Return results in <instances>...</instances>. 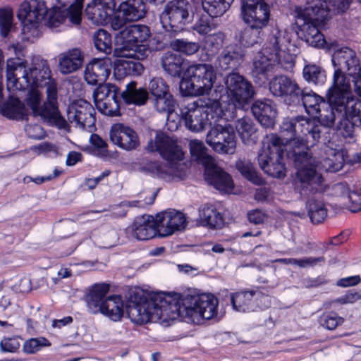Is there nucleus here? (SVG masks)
I'll return each mask as SVG.
<instances>
[{
	"label": "nucleus",
	"instance_id": "1",
	"mask_svg": "<svg viewBox=\"0 0 361 361\" xmlns=\"http://www.w3.org/2000/svg\"><path fill=\"white\" fill-rule=\"evenodd\" d=\"M218 300L212 294L190 295L157 293L147 299L144 295L131 297L127 314L132 322L143 324L150 321L164 326L179 318L194 324L210 319L217 314Z\"/></svg>",
	"mask_w": 361,
	"mask_h": 361
},
{
	"label": "nucleus",
	"instance_id": "2",
	"mask_svg": "<svg viewBox=\"0 0 361 361\" xmlns=\"http://www.w3.org/2000/svg\"><path fill=\"white\" fill-rule=\"evenodd\" d=\"M6 85L9 92L30 89L26 101L34 116H40L44 122L60 129H66L68 122L61 115L57 106V87L51 78L47 61L41 66L27 68V62L20 58L6 61Z\"/></svg>",
	"mask_w": 361,
	"mask_h": 361
},
{
	"label": "nucleus",
	"instance_id": "3",
	"mask_svg": "<svg viewBox=\"0 0 361 361\" xmlns=\"http://www.w3.org/2000/svg\"><path fill=\"white\" fill-rule=\"evenodd\" d=\"M148 152H158L166 161L164 164L157 161H142L140 164V171L166 182L179 181L186 177V165L181 162L184 153L176 142L163 133H157L154 140H151L146 147Z\"/></svg>",
	"mask_w": 361,
	"mask_h": 361
},
{
	"label": "nucleus",
	"instance_id": "4",
	"mask_svg": "<svg viewBox=\"0 0 361 361\" xmlns=\"http://www.w3.org/2000/svg\"><path fill=\"white\" fill-rule=\"evenodd\" d=\"M149 28L145 25L133 24L126 26L120 31L118 36L121 40L120 47L116 49L121 59L115 62L114 75L122 78L126 75H140L143 66L138 61L132 59L140 43L148 39Z\"/></svg>",
	"mask_w": 361,
	"mask_h": 361
},
{
	"label": "nucleus",
	"instance_id": "5",
	"mask_svg": "<svg viewBox=\"0 0 361 361\" xmlns=\"http://www.w3.org/2000/svg\"><path fill=\"white\" fill-rule=\"evenodd\" d=\"M280 133L283 136L291 154L293 152H300V149H307L319 142L321 137L322 126L315 120L307 118L303 116L285 118L280 127Z\"/></svg>",
	"mask_w": 361,
	"mask_h": 361
},
{
	"label": "nucleus",
	"instance_id": "6",
	"mask_svg": "<svg viewBox=\"0 0 361 361\" xmlns=\"http://www.w3.org/2000/svg\"><path fill=\"white\" fill-rule=\"evenodd\" d=\"M290 154L288 152V157L293 159L297 169L293 182L295 191L304 197L324 192V179L317 171L315 159L307 152H293Z\"/></svg>",
	"mask_w": 361,
	"mask_h": 361
},
{
	"label": "nucleus",
	"instance_id": "7",
	"mask_svg": "<svg viewBox=\"0 0 361 361\" xmlns=\"http://www.w3.org/2000/svg\"><path fill=\"white\" fill-rule=\"evenodd\" d=\"M224 85H216L212 96L214 100L233 105V109H242L249 104L255 94L252 83L238 73H230L224 78Z\"/></svg>",
	"mask_w": 361,
	"mask_h": 361
},
{
	"label": "nucleus",
	"instance_id": "8",
	"mask_svg": "<svg viewBox=\"0 0 361 361\" xmlns=\"http://www.w3.org/2000/svg\"><path fill=\"white\" fill-rule=\"evenodd\" d=\"M287 143L283 136L271 133L266 135L262 142V147L258 152L257 161L261 169L267 175L281 178L286 176L283 157L285 151L288 152Z\"/></svg>",
	"mask_w": 361,
	"mask_h": 361
},
{
	"label": "nucleus",
	"instance_id": "9",
	"mask_svg": "<svg viewBox=\"0 0 361 361\" xmlns=\"http://www.w3.org/2000/svg\"><path fill=\"white\" fill-rule=\"evenodd\" d=\"M180 114L186 128L195 133L220 121L225 115L219 102L209 100L204 103L200 99L181 109Z\"/></svg>",
	"mask_w": 361,
	"mask_h": 361
},
{
	"label": "nucleus",
	"instance_id": "10",
	"mask_svg": "<svg viewBox=\"0 0 361 361\" xmlns=\"http://www.w3.org/2000/svg\"><path fill=\"white\" fill-rule=\"evenodd\" d=\"M330 87L326 92V100L336 112L361 126V100L351 92V84H341Z\"/></svg>",
	"mask_w": 361,
	"mask_h": 361
},
{
	"label": "nucleus",
	"instance_id": "11",
	"mask_svg": "<svg viewBox=\"0 0 361 361\" xmlns=\"http://www.w3.org/2000/svg\"><path fill=\"white\" fill-rule=\"evenodd\" d=\"M326 20H314L306 13V7L303 12L298 14L296 24L299 27L300 37L309 45L317 47L325 48L328 50L338 47L336 41L328 42L320 29L325 27Z\"/></svg>",
	"mask_w": 361,
	"mask_h": 361
},
{
	"label": "nucleus",
	"instance_id": "12",
	"mask_svg": "<svg viewBox=\"0 0 361 361\" xmlns=\"http://www.w3.org/2000/svg\"><path fill=\"white\" fill-rule=\"evenodd\" d=\"M338 47L331 49L334 51L332 55V63L336 68L331 87H338L339 82L344 85L350 84V79L345 75L344 72H347L348 75L352 77L361 70L359 60L353 49L348 47L336 49Z\"/></svg>",
	"mask_w": 361,
	"mask_h": 361
},
{
	"label": "nucleus",
	"instance_id": "13",
	"mask_svg": "<svg viewBox=\"0 0 361 361\" xmlns=\"http://www.w3.org/2000/svg\"><path fill=\"white\" fill-rule=\"evenodd\" d=\"M190 4L186 0H171L166 3L160 15L163 27L169 32L183 30L189 17Z\"/></svg>",
	"mask_w": 361,
	"mask_h": 361
},
{
	"label": "nucleus",
	"instance_id": "14",
	"mask_svg": "<svg viewBox=\"0 0 361 361\" xmlns=\"http://www.w3.org/2000/svg\"><path fill=\"white\" fill-rule=\"evenodd\" d=\"M207 135V143L219 154H233L236 149L233 128L229 124L213 123Z\"/></svg>",
	"mask_w": 361,
	"mask_h": 361
},
{
	"label": "nucleus",
	"instance_id": "15",
	"mask_svg": "<svg viewBox=\"0 0 361 361\" xmlns=\"http://www.w3.org/2000/svg\"><path fill=\"white\" fill-rule=\"evenodd\" d=\"M95 110L83 99L73 101L67 109V118L75 127L92 132L95 126Z\"/></svg>",
	"mask_w": 361,
	"mask_h": 361
},
{
	"label": "nucleus",
	"instance_id": "16",
	"mask_svg": "<svg viewBox=\"0 0 361 361\" xmlns=\"http://www.w3.org/2000/svg\"><path fill=\"white\" fill-rule=\"evenodd\" d=\"M119 89L111 83H102L93 92L96 107L102 114L109 116L120 115V106L117 95Z\"/></svg>",
	"mask_w": 361,
	"mask_h": 361
},
{
	"label": "nucleus",
	"instance_id": "17",
	"mask_svg": "<svg viewBox=\"0 0 361 361\" xmlns=\"http://www.w3.org/2000/svg\"><path fill=\"white\" fill-rule=\"evenodd\" d=\"M241 13L245 24L257 29L267 27L270 19V6L263 0H243Z\"/></svg>",
	"mask_w": 361,
	"mask_h": 361
},
{
	"label": "nucleus",
	"instance_id": "18",
	"mask_svg": "<svg viewBox=\"0 0 361 361\" xmlns=\"http://www.w3.org/2000/svg\"><path fill=\"white\" fill-rule=\"evenodd\" d=\"M48 8L43 0H30L20 4L18 17L23 25V32H28L32 28L38 27L45 19Z\"/></svg>",
	"mask_w": 361,
	"mask_h": 361
},
{
	"label": "nucleus",
	"instance_id": "19",
	"mask_svg": "<svg viewBox=\"0 0 361 361\" xmlns=\"http://www.w3.org/2000/svg\"><path fill=\"white\" fill-rule=\"evenodd\" d=\"M351 0H310L306 6V13L314 20H328L330 13L345 11Z\"/></svg>",
	"mask_w": 361,
	"mask_h": 361
},
{
	"label": "nucleus",
	"instance_id": "20",
	"mask_svg": "<svg viewBox=\"0 0 361 361\" xmlns=\"http://www.w3.org/2000/svg\"><path fill=\"white\" fill-rule=\"evenodd\" d=\"M158 224V235L166 237L176 231L185 229L187 221L185 214L175 209H169L156 215Z\"/></svg>",
	"mask_w": 361,
	"mask_h": 361
},
{
	"label": "nucleus",
	"instance_id": "21",
	"mask_svg": "<svg viewBox=\"0 0 361 361\" xmlns=\"http://www.w3.org/2000/svg\"><path fill=\"white\" fill-rule=\"evenodd\" d=\"M116 0H92L86 6L85 13L94 25H106L114 14Z\"/></svg>",
	"mask_w": 361,
	"mask_h": 361
},
{
	"label": "nucleus",
	"instance_id": "22",
	"mask_svg": "<svg viewBox=\"0 0 361 361\" xmlns=\"http://www.w3.org/2000/svg\"><path fill=\"white\" fill-rule=\"evenodd\" d=\"M245 53L241 46L233 44L225 47L215 61L216 69L221 71H235L244 61Z\"/></svg>",
	"mask_w": 361,
	"mask_h": 361
},
{
	"label": "nucleus",
	"instance_id": "23",
	"mask_svg": "<svg viewBox=\"0 0 361 361\" xmlns=\"http://www.w3.org/2000/svg\"><path fill=\"white\" fill-rule=\"evenodd\" d=\"M109 136L114 145L126 151L135 149L140 145L136 132L123 123L114 124L111 127Z\"/></svg>",
	"mask_w": 361,
	"mask_h": 361
},
{
	"label": "nucleus",
	"instance_id": "24",
	"mask_svg": "<svg viewBox=\"0 0 361 361\" xmlns=\"http://www.w3.org/2000/svg\"><path fill=\"white\" fill-rule=\"evenodd\" d=\"M253 298L264 300V303L261 305V308H267L271 305V298L268 295H264L258 288L231 294V302L233 308L238 312H245L253 310Z\"/></svg>",
	"mask_w": 361,
	"mask_h": 361
},
{
	"label": "nucleus",
	"instance_id": "25",
	"mask_svg": "<svg viewBox=\"0 0 361 361\" xmlns=\"http://www.w3.org/2000/svg\"><path fill=\"white\" fill-rule=\"evenodd\" d=\"M276 71L273 58L264 50L258 52L253 59L252 68V75L255 82L259 85L266 84L270 76Z\"/></svg>",
	"mask_w": 361,
	"mask_h": 361
},
{
	"label": "nucleus",
	"instance_id": "26",
	"mask_svg": "<svg viewBox=\"0 0 361 361\" xmlns=\"http://www.w3.org/2000/svg\"><path fill=\"white\" fill-rule=\"evenodd\" d=\"M269 90L276 97H289L293 102H300L302 89L297 82L286 75L275 76L269 82Z\"/></svg>",
	"mask_w": 361,
	"mask_h": 361
},
{
	"label": "nucleus",
	"instance_id": "27",
	"mask_svg": "<svg viewBox=\"0 0 361 361\" xmlns=\"http://www.w3.org/2000/svg\"><path fill=\"white\" fill-rule=\"evenodd\" d=\"M185 75L195 78V82L199 84L204 92L207 94L212 90L216 78V72L210 64L199 63L188 67Z\"/></svg>",
	"mask_w": 361,
	"mask_h": 361
},
{
	"label": "nucleus",
	"instance_id": "28",
	"mask_svg": "<svg viewBox=\"0 0 361 361\" xmlns=\"http://www.w3.org/2000/svg\"><path fill=\"white\" fill-rule=\"evenodd\" d=\"M111 73L109 59H94L85 67L84 79L87 84L97 85L104 83Z\"/></svg>",
	"mask_w": 361,
	"mask_h": 361
},
{
	"label": "nucleus",
	"instance_id": "29",
	"mask_svg": "<svg viewBox=\"0 0 361 361\" xmlns=\"http://www.w3.org/2000/svg\"><path fill=\"white\" fill-rule=\"evenodd\" d=\"M131 235L139 240H147L158 234L156 216L143 215L137 217L131 227Z\"/></svg>",
	"mask_w": 361,
	"mask_h": 361
},
{
	"label": "nucleus",
	"instance_id": "30",
	"mask_svg": "<svg viewBox=\"0 0 361 361\" xmlns=\"http://www.w3.org/2000/svg\"><path fill=\"white\" fill-rule=\"evenodd\" d=\"M205 180L216 189L228 192L233 188V182L231 176L220 167L216 166L214 161L205 167Z\"/></svg>",
	"mask_w": 361,
	"mask_h": 361
},
{
	"label": "nucleus",
	"instance_id": "31",
	"mask_svg": "<svg viewBox=\"0 0 361 361\" xmlns=\"http://www.w3.org/2000/svg\"><path fill=\"white\" fill-rule=\"evenodd\" d=\"M252 112L259 123L265 128H273L276 117V109L271 101L257 100L252 106Z\"/></svg>",
	"mask_w": 361,
	"mask_h": 361
},
{
	"label": "nucleus",
	"instance_id": "32",
	"mask_svg": "<svg viewBox=\"0 0 361 361\" xmlns=\"http://www.w3.org/2000/svg\"><path fill=\"white\" fill-rule=\"evenodd\" d=\"M83 56L78 48H73L59 55V68L61 73L69 74L78 70L82 64Z\"/></svg>",
	"mask_w": 361,
	"mask_h": 361
},
{
	"label": "nucleus",
	"instance_id": "33",
	"mask_svg": "<svg viewBox=\"0 0 361 361\" xmlns=\"http://www.w3.org/2000/svg\"><path fill=\"white\" fill-rule=\"evenodd\" d=\"M119 13L129 21H137L142 19L147 13L144 0H126L118 6Z\"/></svg>",
	"mask_w": 361,
	"mask_h": 361
},
{
	"label": "nucleus",
	"instance_id": "34",
	"mask_svg": "<svg viewBox=\"0 0 361 361\" xmlns=\"http://www.w3.org/2000/svg\"><path fill=\"white\" fill-rule=\"evenodd\" d=\"M185 58L180 54L166 51L161 58V65L164 71L172 77H180L183 71Z\"/></svg>",
	"mask_w": 361,
	"mask_h": 361
},
{
	"label": "nucleus",
	"instance_id": "35",
	"mask_svg": "<svg viewBox=\"0 0 361 361\" xmlns=\"http://www.w3.org/2000/svg\"><path fill=\"white\" fill-rule=\"evenodd\" d=\"M124 303L121 295H111L103 301L99 312L114 322L121 320L124 313Z\"/></svg>",
	"mask_w": 361,
	"mask_h": 361
},
{
	"label": "nucleus",
	"instance_id": "36",
	"mask_svg": "<svg viewBox=\"0 0 361 361\" xmlns=\"http://www.w3.org/2000/svg\"><path fill=\"white\" fill-rule=\"evenodd\" d=\"M121 98L126 104L136 106L144 105L149 98L148 92L144 87H137L135 81H131L126 85V90L122 92Z\"/></svg>",
	"mask_w": 361,
	"mask_h": 361
},
{
	"label": "nucleus",
	"instance_id": "37",
	"mask_svg": "<svg viewBox=\"0 0 361 361\" xmlns=\"http://www.w3.org/2000/svg\"><path fill=\"white\" fill-rule=\"evenodd\" d=\"M109 290V285L106 283L95 284L91 288L86 297L87 307L91 312H99Z\"/></svg>",
	"mask_w": 361,
	"mask_h": 361
},
{
	"label": "nucleus",
	"instance_id": "38",
	"mask_svg": "<svg viewBox=\"0 0 361 361\" xmlns=\"http://www.w3.org/2000/svg\"><path fill=\"white\" fill-rule=\"evenodd\" d=\"M2 114L10 119L23 120L27 116V109L18 98L11 95L1 109Z\"/></svg>",
	"mask_w": 361,
	"mask_h": 361
},
{
	"label": "nucleus",
	"instance_id": "39",
	"mask_svg": "<svg viewBox=\"0 0 361 361\" xmlns=\"http://www.w3.org/2000/svg\"><path fill=\"white\" fill-rule=\"evenodd\" d=\"M300 101L302 102L307 113L310 116L317 115L321 111L322 106H327L325 99L312 90L305 92L302 90Z\"/></svg>",
	"mask_w": 361,
	"mask_h": 361
},
{
	"label": "nucleus",
	"instance_id": "40",
	"mask_svg": "<svg viewBox=\"0 0 361 361\" xmlns=\"http://www.w3.org/2000/svg\"><path fill=\"white\" fill-rule=\"evenodd\" d=\"M306 208L311 221L314 224L322 223L327 216V209L321 199L310 198L306 202Z\"/></svg>",
	"mask_w": 361,
	"mask_h": 361
},
{
	"label": "nucleus",
	"instance_id": "41",
	"mask_svg": "<svg viewBox=\"0 0 361 361\" xmlns=\"http://www.w3.org/2000/svg\"><path fill=\"white\" fill-rule=\"evenodd\" d=\"M235 129L245 144L255 142L257 130L250 118L243 117L238 119L235 122Z\"/></svg>",
	"mask_w": 361,
	"mask_h": 361
},
{
	"label": "nucleus",
	"instance_id": "42",
	"mask_svg": "<svg viewBox=\"0 0 361 361\" xmlns=\"http://www.w3.org/2000/svg\"><path fill=\"white\" fill-rule=\"evenodd\" d=\"M200 224L209 228L221 227L223 218L213 206H204L199 216Z\"/></svg>",
	"mask_w": 361,
	"mask_h": 361
},
{
	"label": "nucleus",
	"instance_id": "43",
	"mask_svg": "<svg viewBox=\"0 0 361 361\" xmlns=\"http://www.w3.org/2000/svg\"><path fill=\"white\" fill-rule=\"evenodd\" d=\"M234 0H202L203 10L211 17L223 16Z\"/></svg>",
	"mask_w": 361,
	"mask_h": 361
},
{
	"label": "nucleus",
	"instance_id": "44",
	"mask_svg": "<svg viewBox=\"0 0 361 361\" xmlns=\"http://www.w3.org/2000/svg\"><path fill=\"white\" fill-rule=\"evenodd\" d=\"M289 39L286 37L285 30L275 28L272 30L269 37L268 46L264 49L269 55L270 52L279 51L281 49L287 48Z\"/></svg>",
	"mask_w": 361,
	"mask_h": 361
},
{
	"label": "nucleus",
	"instance_id": "45",
	"mask_svg": "<svg viewBox=\"0 0 361 361\" xmlns=\"http://www.w3.org/2000/svg\"><path fill=\"white\" fill-rule=\"evenodd\" d=\"M302 75L304 79L309 83L315 85L324 84L326 80L325 71L316 64L310 63L303 68Z\"/></svg>",
	"mask_w": 361,
	"mask_h": 361
},
{
	"label": "nucleus",
	"instance_id": "46",
	"mask_svg": "<svg viewBox=\"0 0 361 361\" xmlns=\"http://www.w3.org/2000/svg\"><path fill=\"white\" fill-rule=\"evenodd\" d=\"M235 167L241 175L255 185L263 183L262 178L258 174L253 164L247 159H240L235 162Z\"/></svg>",
	"mask_w": 361,
	"mask_h": 361
},
{
	"label": "nucleus",
	"instance_id": "47",
	"mask_svg": "<svg viewBox=\"0 0 361 361\" xmlns=\"http://www.w3.org/2000/svg\"><path fill=\"white\" fill-rule=\"evenodd\" d=\"M269 56L273 58V62L276 65V70L279 68L285 71H290L293 68L295 62V56L290 54L287 48L276 52H270Z\"/></svg>",
	"mask_w": 361,
	"mask_h": 361
},
{
	"label": "nucleus",
	"instance_id": "48",
	"mask_svg": "<svg viewBox=\"0 0 361 361\" xmlns=\"http://www.w3.org/2000/svg\"><path fill=\"white\" fill-rule=\"evenodd\" d=\"M336 192H340L341 195H348L350 204L349 209L352 212H357L361 210V188L357 187L356 190L350 191L347 185L338 183L335 185Z\"/></svg>",
	"mask_w": 361,
	"mask_h": 361
},
{
	"label": "nucleus",
	"instance_id": "49",
	"mask_svg": "<svg viewBox=\"0 0 361 361\" xmlns=\"http://www.w3.org/2000/svg\"><path fill=\"white\" fill-rule=\"evenodd\" d=\"M247 25V27L238 31L235 35V39L241 45L251 47L258 42L262 30L255 28L252 25Z\"/></svg>",
	"mask_w": 361,
	"mask_h": 361
},
{
	"label": "nucleus",
	"instance_id": "50",
	"mask_svg": "<svg viewBox=\"0 0 361 361\" xmlns=\"http://www.w3.org/2000/svg\"><path fill=\"white\" fill-rule=\"evenodd\" d=\"M189 145L191 156L195 161L201 163L205 167L212 164L214 159L207 154V148L202 141L191 140Z\"/></svg>",
	"mask_w": 361,
	"mask_h": 361
},
{
	"label": "nucleus",
	"instance_id": "51",
	"mask_svg": "<svg viewBox=\"0 0 361 361\" xmlns=\"http://www.w3.org/2000/svg\"><path fill=\"white\" fill-rule=\"evenodd\" d=\"M93 39L97 49L105 54L111 52V37L107 31L99 29L94 32Z\"/></svg>",
	"mask_w": 361,
	"mask_h": 361
},
{
	"label": "nucleus",
	"instance_id": "52",
	"mask_svg": "<svg viewBox=\"0 0 361 361\" xmlns=\"http://www.w3.org/2000/svg\"><path fill=\"white\" fill-rule=\"evenodd\" d=\"M174 99L170 93L154 97V108L159 113H166L167 114V120H169L172 115L174 110Z\"/></svg>",
	"mask_w": 361,
	"mask_h": 361
},
{
	"label": "nucleus",
	"instance_id": "53",
	"mask_svg": "<svg viewBox=\"0 0 361 361\" xmlns=\"http://www.w3.org/2000/svg\"><path fill=\"white\" fill-rule=\"evenodd\" d=\"M318 322L324 329L332 331L342 325L344 319L335 312H326L319 316Z\"/></svg>",
	"mask_w": 361,
	"mask_h": 361
},
{
	"label": "nucleus",
	"instance_id": "54",
	"mask_svg": "<svg viewBox=\"0 0 361 361\" xmlns=\"http://www.w3.org/2000/svg\"><path fill=\"white\" fill-rule=\"evenodd\" d=\"M180 90L185 96H199L206 94L195 78L185 75L180 82Z\"/></svg>",
	"mask_w": 361,
	"mask_h": 361
},
{
	"label": "nucleus",
	"instance_id": "55",
	"mask_svg": "<svg viewBox=\"0 0 361 361\" xmlns=\"http://www.w3.org/2000/svg\"><path fill=\"white\" fill-rule=\"evenodd\" d=\"M169 45L173 50L182 52L186 55L194 54L197 52L200 49L198 43L188 42L182 39L171 40Z\"/></svg>",
	"mask_w": 361,
	"mask_h": 361
},
{
	"label": "nucleus",
	"instance_id": "56",
	"mask_svg": "<svg viewBox=\"0 0 361 361\" xmlns=\"http://www.w3.org/2000/svg\"><path fill=\"white\" fill-rule=\"evenodd\" d=\"M326 104L327 106H322L319 114L312 115V116L318 118L319 124L322 127L331 128L335 122L336 116L334 112H336V110L331 106L329 102Z\"/></svg>",
	"mask_w": 361,
	"mask_h": 361
},
{
	"label": "nucleus",
	"instance_id": "57",
	"mask_svg": "<svg viewBox=\"0 0 361 361\" xmlns=\"http://www.w3.org/2000/svg\"><path fill=\"white\" fill-rule=\"evenodd\" d=\"M13 13L11 9H0V31L3 37H6L13 25Z\"/></svg>",
	"mask_w": 361,
	"mask_h": 361
},
{
	"label": "nucleus",
	"instance_id": "58",
	"mask_svg": "<svg viewBox=\"0 0 361 361\" xmlns=\"http://www.w3.org/2000/svg\"><path fill=\"white\" fill-rule=\"evenodd\" d=\"M51 343L44 337L30 338L23 344V351L28 354H33L39 351L42 347L50 346Z\"/></svg>",
	"mask_w": 361,
	"mask_h": 361
},
{
	"label": "nucleus",
	"instance_id": "59",
	"mask_svg": "<svg viewBox=\"0 0 361 361\" xmlns=\"http://www.w3.org/2000/svg\"><path fill=\"white\" fill-rule=\"evenodd\" d=\"M357 126L353 121L343 117L338 123L337 130L339 133L345 139H353L355 136V127Z\"/></svg>",
	"mask_w": 361,
	"mask_h": 361
},
{
	"label": "nucleus",
	"instance_id": "60",
	"mask_svg": "<svg viewBox=\"0 0 361 361\" xmlns=\"http://www.w3.org/2000/svg\"><path fill=\"white\" fill-rule=\"evenodd\" d=\"M213 18L209 15H202L194 25V30L200 35H207L214 28V25L212 23Z\"/></svg>",
	"mask_w": 361,
	"mask_h": 361
},
{
	"label": "nucleus",
	"instance_id": "61",
	"mask_svg": "<svg viewBox=\"0 0 361 361\" xmlns=\"http://www.w3.org/2000/svg\"><path fill=\"white\" fill-rule=\"evenodd\" d=\"M149 89L154 97L169 94V87L161 78H154L149 82Z\"/></svg>",
	"mask_w": 361,
	"mask_h": 361
},
{
	"label": "nucleus",
	"instance_id": "62",
	"mask_svg": "<svg viewBox=\"0 0 361 361\" xmlns=\"http://www.w3.org/2000/svg\"><path fill=\"white\" fill-rule=\"evenodd\" d=\"M20 346L19 338L16 336L4 338L0 341V350L3 353H14Z\"/></svg>",
	"mask_w": 361,
	"mask_h": 361
},
{
	"label": "nucleus",
	"instance_id": "63",
	"mask_svg": "<svg viewBox=\"0 0 361 361\" xmlns=\"http://www.w3.org/2000/svg\"><path fill=\"white\" fill-rule=\"evenodd\" d=\"M330 155L333 157V158H326L324 161L325 164L329 166V169L331 171H338L341 169L343 164V157L341 152L329 149Z\"/></svg>",
	"mask_w": 361,
	"mask_h": 361
},
{
	"label": "nucleus",
	"instance_id": "64",
	"mask_svg": "<svg viewBox=\"0 0 361 361\" xmlns=\"http://www.w3.org/2000/svg\"><path fill=\"white\" fill-rule=\"evenodd\" d=\"M82 6L80 4H72L66 8V16L69 20L75 25L81 22Z\"/></svg>",
	"mask_w": 361,
	"mask_h": 361
}]
</instances>
